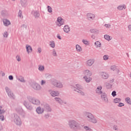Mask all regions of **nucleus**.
Wrapping results in <instances>:
<instances>
[{
	"label": "nucleus",
	"mask_w": 131,
	"mask_h": 131,
	"mask_svg": "<svg viewBox=\"0 0 131 131\" xmlns=\"http://www.w3.org/2000/svg\"><path fill=\"white\" fill-rule=\"evenodd\" d=\"M86 119L89 121V122H92V123H98V120L95 118V116L91 113L90 112H85L83 113Z\"/></svg>",
	"instance_id": "obj_1"
},
{
	"label": "nucleus",
	"mask_w": 131,
	"mask_h": 131,
	"mask_svg": "<svg viewBox=\"0 0 131 131\" xmlns=\"http://www.w3.org/2000/svg\"><path fill=\"white\" fill-rule=\"evenodd\" d=\"M68 124L71 129H80V124L75 120H69Z\"/></svg>",
	"instance_id": "obj_2"
},
{
	"label": "nucleus",
	"mask_w": 131,
	"mask_h": 131,
	"mask_svg": "<svg viewBox=\"0 0 131 131\" xmlns=\"http://www.w3.org/2000/svg\"><path fill=\"white\" fill-rule=\"evenodd\" d=\"M12 119L14 120L15 123L17 125H21L22 124L21 119H20V117H19L18 115L16 114H12Z\"/></svg>",
	"instance_id": "obj_3"
},
{
	"label": "nucleus",
	"mask_w": 131,
	"mask_h": 131,
	"mask_svg": "<svg viewBox=\"0 0 131 131\" xmlns=\"http://www.w3.org/2000/svg\"><path fill=\"white\" fill-rule=\"evenodd\" d=\"M51 83L52 85H54V86H55L56 88H58V89H63V88H64L63 83L57 80L52 81Z\"/></svg>",
	"instance_id": "obj_4"
},
{
	"label": "nucleus",
	"mask_w": 131,
	"mask_h": 131,
	"mask_svg": "<svg viewBox=\"0 0 131 131\" xmlns=\"http://www.w3.org/2000/svg\"><path fill=\"white\" fill-rule=\"evenodd\" d=\"M5 90L10 99H11L12 100H15V99H16V96H15V94H13V92H12V90H11L10 88L6 87Z\"/></svg>",
	"instance_id": "obj_5"
},
{
	"label": "nucleus",
	"mask_w": 131,
	"mask_h": 131,
	"mask_svg": "<svg viewBox=\"0 0 131 131\" xmlns=\"http://www.w3.org/2000/svg\"><path fill=\"white\" fill-rule=\"evenodd\" d=\"M86 17L88 21H94V20L96 19V15L91 12H89L86 13Z\"/></svg>",
	"instance_id": "obj_6"
},
{
	"label": "nucleus",
	"mask_w": 131,
	"mask_h": 131,
	"mask_svg": "<svg viewBox=\"0 0 131 131\" xmlns=\"http://www.w3.org/2000/svg\"><path fill=\"white\" fill-rule=\"evenodd\" d=\"M65 23V20L62 18V17H59L57 18V21L56 22V24L59 27L62 26V25H64Z\"/></svg>",
	"instance_id": "obj_7"
},
{
	"label": "nucleus",
	"mask_w": 131,
	"mask_h": 131,
	"mask_svg": "<svg viewBox=\"0 0 131 131\" xmlns=\"http://www.w3.org/2000/svg\"><path fill=\"white\" fill-rule=\"evenodd\" d=\"M42 107H43L46 112H52V107L48 103H42Z\"/></svg>",
	"instance_id": "obj_8"
},
{
	"label": "nucleus",
	"mask_w": 131,
	"mask_h": 131,
	"mask_svg": "<svg viewBox=\"0 0 131 131\" xmlns=\"http://www.w3.org/2000/svg\"><path fill=\"white\" fill-rule=\"evenodd\" d=\"M32 88L35 91H40V90H41V86H40L39 84L36 82H34L32 83Z\"/></svg>",
	"instance_id": "obj_9"
},
{
	"label": "nucleus",
	"mask_w": 131,
	"mask_h": 131,
	"mask_svg": "<svg viewBox=\"0 0 131 131\" xmlns=\"http://www.w3.org/2000/svg\"><path fill=\"white\" fill-rule=\"evenodd\" d=\"M23 104L24 105V106H26L27 109H28V110H32V109L33 108L32 105H31V104L28 102V101L24 100Z\"/></svg>",
	"instance_id": "obj_10"
},
{
	"label": "nucleus",
	"mask_w": 131,
	"mask_h": 131,
	"mask_svg": "<svg viewBox=\"0 0 131 131\" xmlns=\"http://www.w3.org/2000/svg\"><path fill=\"white\" fill-rule=\"evenodd\" d=\"M36 111L38 114H42V113L45 112V108H43V106H42V104H41V107H37L36 109Z\"/></svg>",
	"instance_id": "obj_11"
},
{
	"label": "nucleus",
	"mask_w": 131,
	"mask_h": 131,
	"mask_svg": "<svg viewBox=\"0 0 131 131\" xmlns=\"http://www.w3.org/2000/svg\"><path fill=\"white\" fill-rule=\"evenodd\" d=\"M101 99L104 102V103H108V97H107V94L106 93H103V94L101 95Z\"/></svg>",
	"instance_id": "obj_12"
},
{
	"label": "nucleus",
	"mask_w": 131,
	"mask_h": 131,
	"mask_svg": "<svg viewBox=\"0 0 131 131\" xmlns=\"http://www.w3.org/2000/svg\"><path fill=\"white\" fill-rule=\"evenodd\" d=\"M100 75L103 79H107L109 78V74L105 72H101Z\"/></svg>",
	"instance_id": "obj_13"
},
{
	"label": "nucleus",
	"mask_w": 131,
	"mask_h": 131,
	"mask_svg": "<svg viewBox=\"0 0 131 131\" xmlns=\"http://www.w3.org/2000/svg\"><path fill=\"white\" fill-rule=\"evenodd\" d=\"M95 92H96V94H97V95H101L102 94H104V93H103V91H102V86L99 85L97 86V88L95 90Z\"/></svg>",
	"instance_id": "obj_14"
},
{
	"label": "nucleus",
	"mask_w": 131,
	"mask_h": 131,
	"mask_svg": "<svg viewBox=\"0 0 131 131\" xmlns=\"http://www.w3.org/2000/svg\"><path fill=\"white\" fill-rule=\"evenodd\" d=\"M71 89L74 91V90H83V87L79 84H76L75 86H72Z\"/></svg>",
	"instance_id": "obj_15"
},
{
	"label": "nucleus",
	"mask_w": 131,
	"mask_h": 131,
	"mask_svg": "<svg viewBox=\"0 0 131 131\" xmlns=\"http://www.w3.org/2000/svg\"><path fill=\"white\" fill-rule=\"evenodd\" d=\"M49 94H50L52 97H57L60 95L59 92L51 90H49Z\"/></svg>",
	"instance_id": "obj_16"
},
{
	"label": "nucleus",
	"mask_w": 131,
	"mask_h": 131,
	"mask_svg": "<svg viewBox=\"0 0 131 131\" xmlns=\"http://www.w3.org/2000/svg\"><path fill=\"white\" fill-rule=\"evenodd\" d=\"M32 14H33L34 17L37 19V18H39L40 14L38 10H33L32 11Z\"/></svg>",
	"instance_id": "obj_17"
},
{
	"label": "nucleus",
	"mask_w": 131,
	"mask_h": 131,
	"mask_svg": "<svg viewBox=\"0 0 131 131\" xmlns=\"http://www.w3.org/2000/svg\"><path fill=\"white\" fill-rule=\"evenodd\" d=\"M83 74H84V76H92L93 75V73H92V72L90 70H85L83 72Z\"/></svg>",
	"instance_id": "obj_18"
},
{
	"label": "nucleus",
	"mask_w": 131,
	"mask_h": 131,
	"mask_svg": "<svg viewBox=\"0 0 131 131\" xmlns=\"http://www.w3.org/2000/svg\"><path fill=\"white\" fill-rule=\"evenodd\" d=\"M94 63H95V59H89L86 61V66H88V67H91Z\"/></svg>",
	"instance_id": "obj_19"
},
{
	"label": "nucleus",
	"mask_w": 131,
	"mask_h": 131,
	"mask_svg": "<svg viewBox=\"0 0 131 131\" xmlns=\"http://www.w3.org/2000/svg\"><path fill=\"white\" fill-rule=\"evenodd\" d=\"M90 32L93 34H99L100 33V31L97 29H91Z\"/></svg>",
	"instance_id": "obj_20"
},
{
	"label": "nucleus",
	"mask_w": 131,
	"mask_h": 131,
	"mask_svg": "<svg viewBox=\"0 0 131 131\" xmlns=\"http://www.w3.org/2000/svg\"><path fill=\"white\" fill-rule=\"evenodd\" d=\"M32 104H33V105H37V106H38V105H40V101L38 99L34 98V99L32 102Z\"/></svg>",
	"instance_id": "obj_21"
},
{
	"label": "nucleus",
	"mask_w": 131,
	"mask_h": 131,
	"mask_svg": "<svg viewBox=\"0 0 131 131\" xmlns=\"http://www.w3.org/2000/svg\"><path fill=\"white\" fill-rule=\"evenodd\" d=\"M26 49L27 50V52L28 53V54L32 52V47H31L30 45H26Z\"/></svg>",
	"instance_id": "obj_22"
},
{
	"label": "nucleus",
	"mask_w": 131,
	"mask_h": 131,
	"mask_svg": "<svg viewBox=\"0 0 131 131\" xmlns=\"http://www.w3.org/2000/svg\"><path fill=\"white\" fill-rule=\"evenodd\" d=\"M81 90H82V89H75L74 91L76 92L77 93L79 94V95H81V96H85V94L84 93V92H83V91Z\"/></svg>",
	"instance_id": "obj_23"
},
{
	"label": "nucleus",
	"mask_w": 131,
	"mask_h": 131,
	"mask_svg": "<svg viewBox=\"0 0 131 131\" xmlns=\"http://www.w3.org/2000/svg\"><path fill=\"white\" fill-rule=\"evenodd\" d=\"M83 78L85 80V81H86V82H87L88 83L91 82L92 79L91 76H83Z\"/></svg>",
	"instance_id": "obj_24"
},
{
	"label": "nucleus",
	"mask_w": 131,
	"mask_h": 131,
	"mask_svg": "<svg viewBox=\"0 0 131 131\" xmlns=\"http://www.w3.org/2000/svg\"><path fill=\"white\" fill-rule=\"evenodd\" d=\"M20 5L22 7L25 8V7H26L27 5H28L27 0H20Z\"/></svg>",
	"instance_id": "obj_25"
},
{
	"label": "nucleus",
	"mask_w": 131,
	"mask_h": 131,
	"mask_svg": "<svg viewBox=\"0 0 131 131\" xmlns=\"http://www.w3.org/2000/svg\"><path fill=\"white\" fill-rule=\"evenodd\" d=\"M117 10H119V11H122L123 9L125 10L126 9V6L125 5H120L119 6L117 7Z\"/></svg>",
	"instance_id": "obj_26"
},
{
	"label": "nucleus",
	"mask_w": 131,
	"mask_h": 131,
	"mask_svg": "<svg viewBox=\"0 0 131 131\" xmlns=\"http://www.w3.org/2000/svg\"><path fill=\"white\" fill-rule=\"evenodd\" d=\"M54 100L55 101H56V102H57V103H59L60 105H62L63 103V100H61V99L59 97H55L54 98Z\"/></svg>",
	"instance_id": "obj_27"
},
{
	"label": "nucleus",
	"mask_w": 131,
	"mask_h": 131,
	"mask_svg": "<svg viewBox=\"0 0 131 131\" xmlns=\"http://www.w3.org/2000/svg\"><path fill=\"white\" fill-rule=\"evenodd\" d=\"M63 31H64L66 33H68V32H70V27L68 25H66L63 27Z\"/></svg>",
	"instance_id": "obj_28"
},
{
	"label": "nucleus",
	"mask_w": 131,
	"mask_h": 131,
	"mask_svg": "<svg viewBox=\"0 0 131 131\" xmlns=\"http://www.w3.org/2000/svg\"><path fill=\"white\" fill-rule=\"evenodd\" d=\"M1 15L3 16V17H8L9 16V13L7 10H2L1 12Z\"/></svg>",
	"instance_id": "obj_29"
},
{
	"label": "nucleus",
	"mask_w": 131,
	"mask_h": 131,
	"mask_svg": "<svg viewBox=\"0 0 131 131\" xmlns=\"http://www.w3.org/2000/svg\"><path fill=\"white\" fill-rule=\"evenodd\" d=\"M3 23L5 25V26H9V25H10L11 22H10V20L7 19H4L3 20Z\"/></svg>",
	"instance_id": "obj_30"
},
{
	"label": "nucleus",
	"mask_w": 131,
	"mask_h": 131,
	"mask_svg": "<svg viewBox=\"0 0 131 131\" xmlns=\"http://www.w3.org/2000/svg\"><path fill=\"white\" fill-rule=\"evenodd\" d=\"M51 55L53 56V57H58V53H57V50H56V49H52Z\"/></svg>",
	"instance_id": "obj_31"
},
{
	"label": "nucleus",
	"mask_w": 131,
	"mask_h": 131,
	"mask_svg": "<svg viewBox=\"0 0 131 131\" xmlns=\"http://www.w3.org/2000/svg\"><path fill=\"white\" fill-rule=\"evenodd\" d=\"M94 45L96 49H98V48H101V47H102V43H101V42L99 41H96L94 43Z\"/></svg>",
	"instance_id": "obj_32"
},
{
	"label": "nucleus",
	"mask_w": 131,
	"mask_h": 131,
	"mask_svg": "<svg viewBox=\"0 0 131 131\" xmlns=\"http://www.w3.org/2000/svg\"><path fill=\"white\" fill-rule=\"evenodd\" d=\"M104 86H105L107 90H110V89L112 88V85L108 82H105Z\"/></svg>",
	"instance_id": "obj_33"
},
{
	"label": "nucleus",
	"mask_w": 131,
	"mask_h": 131,
	"mask_svg": "<svg viewBox=\"0 0 131 131\" xmlns=\"http://www.w3.org/2000/svg\"><path fill=\"white\" fill-rule=\"evenodd\" d=\"M16 111L17 113H19V114H22V113L23 112V110L22 109V107H17L16 108Z\"/></svg>",
	"instance_id": "obj_34"
},
{
	"label": "nucleus",
	"mask_w": 131,
	"mask_h": 131,
	"mask_svg": "<svg viewBox=\"0 0 131 131\" xmlns=\"http://www.w3.org/2000/svg\"><path fill=\"white\" fill-rule=\"evenodd\" d=\"M104 38L106 39V40H108V41H110L111 39H112V37H111L109 35H104Z\"/></svg>",
	"instance_id": "obj_35"
},
{
	"label": "nucleus",
	"mask_w": 131,
	"mask_h": 131,
	"mask_svg": "<svg viewBox=\"0 0 131 131\" xmlns=\"http://www.w3.org/2000/svg\"><path fill=\"white\" fill-rule=\"evenodd\" d=\"M49 46L52 49H54L55 47H56V45L55 44V41H50L49 42Z\"/></svg>",
	"instance_id": "obj_36"
},
{
	"label": "nucleus",
	"mask_w": 131,
	"mask_h": 131,
	"mask_svg": "<svg viewBox=\"0 0 131 131\" xmlns=\"http://www.w3.org/2000/svg\"><path fill=\"white\" fill-rule=\"evenodd\" d=\"M76 50L77 52H81L82 51V49L81 48V47L78 45H76Z\"/></svg>",
	"instance_id": "obj_37"
},
{
	"label": "nucleus",
	"mask_w": 131,
	"mask_h": 131,
	"mask_svg": "<svg viewBox=\"0 0 131 131\" xmlns=\"http://www.w3.org/2000/svg\"><path fill=\"white\" fill-rule=\"evenodd\" d=\"M27 100H28L29 102H30V103H32V102H33V100H34V97H32L31 96H28L27 97Z\"/></svg>",
	"instance_id": "obj_38"
},
{
	"label": "nucleus",
	"mask_w": 131,
	"mask_h": 131,
	"mask_svg": "<svg viewBox=\"0 0 131 131\" xmlns=\"http://www.w3.org/2000/svg\"><path fill=\"white\" fill-rule=\"evenodd\" d=\"M38 70L40 71V72H42V71L45 70V66L39 64L38 66Z\"/></svg>",
	"instance_id": "obj_39"
},
{
	"label": "nucleus",
	"mask_w": 131,
	"mask_h": 131,
	"mask_svg": "<svg viewBox=\"0 0 131 131\" xmlns=\"http://www.w3.org/2000/svg\"><path fill=\"white\" fill-rule=\"evenodd\" d=\"M18 80H19V81H20V82H25V80L24 79V77H23V76H19L18 78H17Z\"/></svg>",
	"instance_id": "obj_40"
},
{
	"label": "nucleus",
	"mask_w": 131,
	"mask_h": 131,
	"mask_svg": "<svg viewBox=\"0 0 131 131\" xmlns=\"http://www.w3.org/2000/svg\"><path fill=\"white\" fill-rule=\"evenodd\" d=\"M83 128H84V130H85V131H92L93 130V129L92 128H91V127H90L89 126H84Z\"/></svg>",
	"instance_id": "obj_41"
},
{
	"label": "nucleus",
	"mask_w": 131,
	"mask_h": 131,
	"mask_svg": "<svg viewBox=\"0 0 131 131\" xmlns=\"http://www.w3.org/2000/svg\"><path fill=\"white\" fill-rule=\"evenodd\" d=\"M47 8L48 12H49V13H50V14H52L53 13V8H52L50 6H47Z\"/></svg>",
	"instance_id": "obj_42"
},
{
	"label": "nucleus",
	"mask_w": 131,
	"mask_h": 131,
	"mask_svg": "<svg viewBox=\"0 0 131 131\" xmlns=\"http://www.w3.org/2000/svg\"><path fill=\"white\" fill-rule=\"evenodd\" d=\"M18 17H19L20 19H23V15H22V11L19 10L18 13Z\"/></svg>",
	"instance_id": "obj_43"
},
{
	"label": "nucleus",
	"mask_w": 131,
	"mask_h": 131,
	"mask_svg": "<svg viewBox=\"0 0 131 131\" xmlns=\"http://www.w3.org/2000/svg\"><path fill=\"white\" fill-rule=\"evenodd\" d=\"M121 101V99L120 98H115L114 99V103H119V102Z\"/></svg>",
	"instance_id": "obj_44"
},
{
	"label": "nucleus",
	"mask_w": 131,
	"mask_h": 131,
	"mask_svg": "<svg viewBox=\"0 0 131 131\" xmlns=\"http://www.w3.org/2000/svg\"><path fill=\"white\" fill-rule=\"evenodd\" d=\"M21 29H27V25L24 24L20 26Z\"/></svg>",
	"instance_id": "obj_45"
},
{
	"label": "nucleus",
	"mask_w": 131,
	"mask_h": 131,
	"mask_svg": "<svg viewBox=\"0 0 131 131\" xmlns=\"http://www.w3.org/2000/svg\"><path fill=\"white\" fill-rule=\"evenodd\" d=\"M110 69L112 71H115V70H116V66L115 65H112L110 67Z\"/></svg>",
	"instance_id": "obj_46"
},
{
	"label": "nucleus",
	"mask_w": 131,
	"mask_h": 131,
	"mask_svg": "<svg viewBox=\"0 0 131 131\" xmlns=\"http://www.w3.org/2000/svg\"><path fill=\"white\" fill-rule=\"evenodd\" d=\"M125 101L126 102H127L128 104H129V105H131V100H130V98H129V97H127L125 99Z\"/></svg>",
	"instance_id": "obj_47"
},
{
	"label": "nucleus",
	"mask_w": 131,
	"mask_h": 131,
	"mask_svg": "<svg viewBox=\"0 0 131 131\" xmlns=\"http://www.w3.org/2000/svg\"><path fill=\"white\" fill-rule=\"evenodd\" d=\"M3 107L2 106H0V114H4L5 112H6V111L4 109H3Z\"/></svg>",
	"instance_id": "obj_48"
},
{
	"label": "nucleus",
	"mask_w": 131,
	"mask_h": 131,
	"mask_svg": "<svg viewBox=\"0 0 131 131\" xmlns=\"http://www.w3.org/2000/svg\"><path fill=\"white\" fill-rule=\"evenodd\" d=\"M82 41L83 43H84V45H85L86 46H89V41L88 40L83 39Z\"/></svg>",
	"instance_id": "obj_49"
},
{
	"label": "nucleus",
	"mask_w": 131,
	"mask_h": 131,
	"mask_svg": "<svg viewBox=\"0 0 131 131\" xmlns=\"http://www.w3.org/2000/svg\"><path fill=\"white\" fill-rule=\"evenodd\" d=\"M103 60H104V61H107V60H108L109 59V56L104 55L103 57Z\"/></svg>",
	"instance_id": "obj_50"
},
{
	"label": "nucleus",
	"mask_w": 131,
	"mask_h": 131,
	"mask_svg": "<svg viewBox=\"0 0 131 131\" xmlns=\"http://www.w3.org/2000/svg\"><path fill=\"white\" fill-rule=\"evenodd\" d=\"M9 36V34H8V32L5 31L4 32V33H3V36L4 37H8V36Z\"/></svg>",
	"instance_id": "obj_51"
},
{
	"label": "nucleus",
	"mask_w": 131,
	"mask_h": 131,
	"mask_svg": "<svg viewBox=\"0 0 131 131\" xmlns=\"http://www.w3.org/2000/svg\"><path fill=\"white\" fill-rule=\"evenodd\" d=\"M16 59L17 60V61H18V62H20V61H21V57H20V55H17L16 56Z\"/></svg>",
	"instance_id": "obj_52"
},
{
	"label": "nucleus",
	"mask_w": 131,
	"mask_h": 131,
	"mask_svg": "<svg viewBox=\"0 0 131 131\" xmlns=\"http://www.w3.org/2000/svg\"><path fill=\"white\" fill-rule=\"evenodd\" d=\"M104 27H106V28H111V24H105L104 25Z\"/></svg>",
	"instance_id": "obj_53"
},
{
	"label": "nucleus",
	"mask_w": 131,
	"mask_h": 131,
	"mask_svg": "<svg viewBox=\"0 0 131 131\" xmlns=\"http://www.w3.org/2000/svg\"><path fill=\"white\" fill-rule=\"evenodd\" d=\"M123 106H124V104L122 102H120L118 105V107H122Z\"/></svg>",
	"instance_id": "obj_54"
},
{
	"label": "nucleus",
	"mask_w": 131,
	"mask_h": 131,
	"mask_svg": "<svg viewBox=\"0 0 131 131\" xmlns=\"http://www.w3.org/2000/svg\"><path fill=\"white\" fill-rule=\"evenodd\" d=\"M112 95L113 96V97H115V96H116V91H113L112 93Z\"/></svg>",
	"instance_id": "obj_55"
},
{
	"label": "nucleus",
	"mask_w": 131,
	"mask_h": 131,
	"mask_svg": "<svg viewBox=\"0 0 131 131\" xmlns=\"http://www.w3.org/2000/svg\"><path fill=\"white\" fill-rule=\"evenodd\" d=\"M44 117L46 119H48L49 117H50V115L49 114H46L45 115Z\"/></svg>",
	"instance_id": "obj_56"
},
{
	"label": "nucleus",
	"mask_w": 131,
	"mask_h": 131,
	"mask_svg": "<svg viewBox=\"0 0 131 131\" xmlns=\"http://www.w3.org/2000/svg\"><path fill=\"white\" fill-rule=\"evenodd\" d=\"M41 85H43V84H46V80H42L40 83Z\"/></svg>",
	"instance_id": "obj_57"
},
{
	"label": "nucleus",
	"mask_w": 131,
	"mask_h": 131,
	"mask_svg": "<svg viewBox=\"0 0 131 131\" xmlns=\"http://www.w3.org/2000/svg\"><path fill=\"white\" fill-rule=\"evenodd\" d=\"M0 120H2V121H4V120H5V118L4 116L3 115L0 116Z\"/></svg>",
	"instance_id": "obj_58"
},
{
	"label": "nucleus",
	"mask_w": 131,
	"mask_h": 131,
	"mask_svg": "<svg viewBox=\"0 0 131 131\" xmlns=\"http://www.w3.org/2000/svg\"><path fill=\"white\" fill-rule=\"evenodd\" d=\"M9 79L10 80H13V79H14V77H13V76H12V75H10L9 76Z\"/></svg>",
	"instance_id": "obj_59"
},
{
	"label": "nucleus",
	"mask_w": 131,
	"mask_h": 131,
	"mask_svg": "<svg viewBox=\"0 0 131 131\" xmlns=\"http://www.w3.org/2000/svg\"><path fill=\"white\" fill-rule=\"evenodd\" d=\"M37 51H38V53H39V54H40V53H41V48H38Z\"/></svg>",
	"instance_id": "obj_60"
},
{
	"label": "nucleus",
	"mask_w": 131,
	"mask_h": 131,
	"mask_svg": "<svg viewBox=\"0 0 131 131\" xmlns=\"http://www.w3.org/2000/svg\"><path fill=\"white\" fill-rule=\"evenodd\" d=\"M113 129H114L115 130H118V129H117V126L114 125L113 126Z\"/></svg>",
	"instance_id": "obj_61"
},
{
	"label": "nucleus",
	"mask_w": 131,
	"mask_h": 131,
	"mask_svg": "<svg viewBox=\"0 0 131 131\" xmlns=\"http://www.w3.org/2000/svg\"><path fill=\"white\" fill-rule=\"evenodd\" d=\"M128 29L129 31H131V25H129L128 26Z\"/></svg>",
	"instance_id": "obj_62"
},
{
	"label": "nucleus",
	"mask_w": 131,
	"mask_h": 131,
	"mask_svg": "<svg viewBox=\"0 0 131 131\" xmlns=\"http://www.w3.org/2000/svg\"><path fill=\"white\" fill-rule=\"evenodd\" d=\"M57 38H58V39H62V38H61V36H60L59 34H57Z\"/></svg>",
	"instance_id": "obj_63"
},
{
	"label": "nucleus",
	"mask_w": 131,
	"mask_h": 131,
	"mask_svg": "<svg viewBox=\"0 0 131 131\" xmlns=\"http://www.w3.org/2000/svg\"><path fill=\"white\" fill-rule=\"evenodd\" d=\"M3 125H2V124L0 123V131L3 130Z\"/></svg>",
	"instance_id": "obj_64"
}]
</instances>
